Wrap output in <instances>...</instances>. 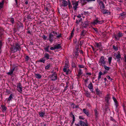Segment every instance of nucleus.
Wrapping results in <instances>:
<instances>
[{"label":"nucleus","instance_id":"nucleus-39","mask_svg":"<svg viewBox=\"0 0 126 126\" xmlns=\"http://www.w3.org/2000/svg\"><path fill=\"white\" fill-rule=\"evenodd\" d=\"M63 70L64 72H66V74H68V71H67V68L64 67L63 69Z\"/></svg>","mask_w":126,"mask_h":126},{"label":"nucleus","instance_id":"nucleus-18","mask_svg":"<svg viewBox=\"0 0 126 126\" xmlns=\"http://www.w3.org/2000/svg\"><path fill=\"white\" fill-rule=\"evenodd\" d=\"M105 100L106 102V103L105 104V106L107 107V109H109L108 107V106H109L110 104V103L109 101V97H108L106 98Z\"/></svg>","mask_w":126,"mask_h":126},{"label":"nucleus","instance_id":"nucleus-29","mask_svg":"<svg viewBox=\"0 0 126 126\" xmlns=\"http://www.w3.org/2000/svg\"><path fill=\"white\" fill-rule=\"evenodd\" d=\"M86 32H87L85 30H83L81 32L80 34V35L81 36H84L85 34L86 33Z\"/></svg>","mask_w":126,"mask_h":126},{"label":"nucleus","instance_id":"nucleus-15","mask_svg":"<svg viewBox=\"0 0 126 126\" xmlns=\"http://www.w3.org/2000/svg\"><path fill=\"white\" fill-rule=\"evenodd\" d=\"M83 112L88 117H90V114L89 110L86 109H83Z\"/></svg>","mask_w":126,"mask_h":126},{"label":"nucleus","instance_id":"nucleus-60","mask_svg":"<svg viewBox=\"0 0 126 126\" xmlns=\"http://www.w3.org/2000/svg\"><path fill=\"white\" fill-rule=\"evenodd\" d=\"M79 106L78 105H74L73 106V108H79Z\"/></svg>","mask_w":126,"mask_h":126},{"label":"nucleus","instance_id":"nucleus-26","mask_svg":"<svg viewBox=\"0 0 126 126\" xmlns=\"http://www.w3.org/2000/svg\"><path fill=\"white\" fill-rule=\"evenodd\" d=\"M101 12L103 14H108L109 13V11L108 10H105L104 9H101Z\"/></svg>","mask_w":126,"mask_h":126},{"label":"nucleus","instance_id":"nucleus-27","mask_svg":"<svg viewBox=\"0 0 126 126\" xmlns=\"http://www.w3.org/2000/svg\"><path fill=\"white\" fill-rule=\"evenodd\" d=\"M13 94H11L7 99V101L8 102L11 100L13 98Z\"/></svg>","mask_w":126,"mask_h":126},{"label":"nucleus","instance_id":"nucleus-42","mask_svg":"<svg viewBox=\"0 0 126 126\" xmlns=\"http://www.w3.org/2000/svg\"><path fill=\"white\" fill-rule=\"evenodd\" d=\"M26 18L28 20L31 19H32L31 16L30 14L28 15L26 17Z\"/></svg>","mask_w":126,"mask_h":126},{"label":"nucleus","instance_id":"nucleus-17","mask_svg":"<svg viewBox=\"0 0 126 126\" xmlns=\"http://www.w3.org/2000/svg\"><path fill=\"white\" fill-rule=\"evenodd\" d=\"M80 125L81 126H88V124L87 123H85L83 121L80 120L79 121Z\"/></svg>","mask_w":126,"mask_h":126},{"label":"nucleus","instance_id":"nucleus-64","mask_svg":"<svg viewBox=\"0 0 126 126\" xmlns=\"http://www.w3.org/2000/svg\"><path fill=\"white\" fill-rule=\"evenodd\" d=\"M50 50H54L56 49L54 46L53 47H51L50 48Z\"/></svg>","mask_w":126,"mask_h":126},{"label":"nucleus","instance_id":"nucleus-35","mask_svg":"<svg viewBox=\"0 0 126 126\" xmlns=\"http://www.w3.org/2000/svg\"><path fill=\"white\" fill-rule=\"evenodd\" d=\"M44 59L43 58L42 59H40L39 60L37 61V62H43V63H44L46 60L45 59Z\"/></svg>","mask_w":126,"mask_h":126},{"label":"nucleus","instance_id":"nucleus-16","mask_svg":"<svg viewBox=\"0 0 126 126\" xmlns=\"http://www.w3.org/2000/svg\"><path fill=\"white\" fill-rule=\"evenodd\" d=\"M89 26V21H85L82 25V27L84 28H86Z\"/></svg>","mask_w":126,"mask_h":126},{"label":"nucleus","instance_id":"nucleus-9","mask_svg":"<svg viewBox=\"0 0 126 126\" xmlns=\"http://www.w3.org/2000/svg\"><path fill=\"white\" fill-rule=\"evenodd\" d=\"M49 77L51 80L52 81L55 80L57 79V74L55 72H54L52 75H50Z\"/></svg>","mask_w":126,"mask_h":126},{"label":"nucleus","instance_id":"nucleus-49","mask_svg":"<svg viewBox=\"0 0 126 126\" xmlns=\"http://www.w3.org/2000/svg\"><path fill=\"white\" fill-rule=\"evenodd\" d=\"M10 21L13 24L15 22L14 20V18H12L10 19Z\"/></svg>","mask_w":126,"mask_h":126},{"label":"nucleus","instance_id":"nucleus-28","mask_svg":"<svg viewBox=\"0 0 126 126\" xmlns=\"http://www.w3.org/2000/svg\"><path fill=\"white\" fill-rule=\"evenodd\" d=\"M4 3V0H2L1 2H0V10L3 8Z\"/></svg>","mask_w":126,"mask_h":126},{"label":"nucleus","instance_id":"nucleus-12","mask_svg":"<svg viewBox=\"0 0 126 126\" xmlns=\"http://www.w3.org/2000/svg\"><path fill=\"white\" fill-rule=\"evenodd\" d=\"M97 2L100 6V9H104L105 8V5L102 1L101 0H97Z\"/></svg>","mask_w":126,"mask_h":126},{"label":"nucleus","instance_id":"nucleus-32","mask_svg":"<svg viewBox=\"0 0 126 126\" xmlns=\"http://www.w3.org/2000/svg\"><path fill=\"white\" fill-rule=\"evenodd\" d=\"M68 7L69 9H70L72 8V6L71 4V2L69 0H68Z\"/></svg>","mask_w":126,"mask_h":126},{"label":"nucleus","instance_id":"nucleus-2","mask_svg":"<svg viewBox=\"0 0 126 126\" xmlns=\"http://www.w3.org/2000/svg\"><path fill=\"white\" fill-rule=\"evenodd\" d=\"M18 66L16 65H13L12 67L11 68V69L10 70L9 72L7 73V74L12 76L14 71L15 70L17 71V70L18 69Z\"/></svg>","mask_w":126,"mask_h":126},{"label":"nucleus","instance_id":"nucleus-40","mask_svg":"<svg viewBox=\"0 0 126 126\" xmlns=\"http://www.w3.org/2000/svg\"><path fill=\"white\" fill-rule=\"evenodd\" d=\"M103 66L104 67V68L105 70L107 71L109 70H110V67H108L107 66L105 65H104Z\"/></svg>","mask_w":126,"mask_h":126},{"label":"nucleus","instance_id":"nucleus-34","mask_svg":"<svg viewBox=\"0 0 126 126\" xmlns=\"http://www.w3.org/2000/svg\"><path fill=\"white\" fill-rule=\"evenodd\" d=\"M17 90L20 93H21L22 92V87H17Z\"/></svg>","mask_w":126,"mask_h":126},{"label":"nucleus","instance_id":"nucleus-44","mask_svg":"<svg viewBox=\"0 0 126 126\" xmlns=\"http://www.w3.org/2000/svg\"><path fill=\"white\" fill-rule=\"evenodd\" d=\"M30 57L28 55H26L25 57V59L26 61H28L30 59Z\"/></svg>","mask_w":126,"mask_h":126},{"label":"nucleus","instance_id":"nucleus-43","mask_svg":"<svg viewBox=\"0 0 126 126\" xmlns=\"http://www.w3.org/2000/svg\"><path fill=\"white\" fill-rule=\"evenodd\" d=\"M89 80V78H87L85 80V86L86 87H87V83H88V81Z\"/></svg>","mask_w":126,"mask_h":126},{"label":"nucleus","instance_id":"nucleus-50","mask_svg":"<svg viewBox=\"0 0 126 126\" xmlns=\"http://www.w3.org/2000/svg\"><path fill=\"white\" fill-rule=\"evenodd\" d=\"M42 37L43 38V39L44 40H45L47 39V36H46V35H43L42 36Z\"/></svg>","mask_w":126,"mask_h":126},{"label":"nucleus","instance_id":"nucleus-11","mask_svg":"<svg viewBox=\"0 0 126 126\" xmlns=\"http://www.w3.org/2000/svg\"><path fill=\"white\" fill-rule=\"evenodd\" d=\"M51 32V33H49L48 35V40L51 43L53 42L54 39H55L54 35Z\"/></svg>","mask_w":126,"mask_h":126},{"label":"nucleus","instance_id":"nucleus-62","mask_svg":"<svg viewBox=\"0 0 126 126\" xmlns=\"http://www.w3.org/2000/svg\"><path fill=\"white\" fill-rule=\"evenodd\" d=\"M90 94L88 92H86V96L87 97H89L90 96Z\"/></svg>","mask_w":126,"mask_h":126},{"label":"nucleus","instance_id":"nucleus-3","mask_svg":"<svg viewBox=\"0 0 126 126\" xmlns=\"http://www.w3.org/2000/svg\"><path fill=\"white\" fill-rule=\"evenodd\" d=\"M71 3L73 6V7L74 10H76L77 6L79 5V1H76L75 0H72L71 1Z\"/></svg>","mask_w":126,"mask_h":126},{"label":"nucleus","instance_id":"nucleus-1","mask_svg":"<svg viewBox=\"0 0 126 126\" xmlns=\"http://www.w3.org/2000/svg\"><path fill=\"white\" fill-rule=\"evenodd\" d=\"M21 49L20 45L17 43H15L14 44L13 46L11 48L12 52L15 53L18 50L20 51Z\"/></svg>","mask_w":126,"mask_h":126},{"label":"nucleus","instance_id":"nucleus-57","mask_svg":"<svg viewBox=\"0 0 126 126\" xmlns=\"http://www.w3.org/2000/svg\"><path fill=\"white\" fill-rule=\"evenodd\" d=\"M78 67L80 68H84V66L82 65H79Z\"/></svg>","mask_w":126,"mask_h":126},{"label":"nucleus","instance_id":"nucleus-59","mask_svg":"<svg viewBox=\"0 0 126 126\" xmlns=\"http://www.w3.org/2000/svg\"><path fill=\"white\" fill-rule=\"evenodd\" d=\"M72 66L73 67L75 68L76 67V65L75 63L73 62L72 63Z\"/></svg>","mask_w":126,"mask_h":126},{"label":"nucleus","instance_id":"nucleus-33","mask_svg":"<svg viewBox=\"0 0 126 126\" xmlns=\"http://www.w3.org/2000/svg\"><path fill=\"white\" fill-rule=\"evenodd\" d=\"M120 16L123 18H124L126 16V12H124L121 14Z\"/></svg>","mask_w":126,"mask_h":126},{"label":"nucleus","instance_id":"nucleus-6","mask_svg":"<svg viewBox=\"0 0 126 126\" xmlns=\"http://www.w3.org/2000/svg\"><path fill=\"white\" fill-rule=\"evenodd\" d=\"M104 22L103 20L99 21L98 20V18L96 17L95 20H94V21L91 22V24L95 25L97 24V23L99 24H102Z\"/></svg>","mask_w":126,"mask_h":126},{"label":"nucleus","instance_id":"nucleus-36","mask_svg":"<svg viewBox=\"0 0 126 126\" xmlns=\"http://www.w3.org/2000/svg\"><path fill=\"white\" fill-rule=\"evenodd\" d=\"M112 59V57H109L108 58V63H109V65H110V64L111 63Z\"/></svg>","mask_w":126,"mask_h":126},{"label":"nucleus","instance_id":"nucleus-37","mask_svg":"<svg viewBox=\"0 0 126 126\" xmlns=\"http://www.w3.org/2000/svg\"><path fill=\"white\" fill-rule=\"evenodd\" d=\"M116 58L117 59L121 58V55L120 53H118L116 56Z\"/></svg>","mask_w":126,"mask_h":126},{"label":"nucleus","instance_id":"nucleus-46","mask_svg":"<svg viewBox=\"0 0 126 126\" xmlns=\"http://www.w3.org/2000/svg\"><path fill=\"white\" fill-rule=\"evenodd\" d=\"M50 66V64L49 63L47 64V65L46 66L45 68V69L46 70H48Z\"/></svg>","mask_w":126,"mask_h":126},{"label":"nucleus","instance_id":"nucleus-58","mask_svg":"<svg viewBox=\"0 0 126 126\" xmlns=\"http://www.w3.org/2000/svg\"><path fill=\"white\" fill-rule=\"evenodd\" d=\"M79 119L80 120H84V118L83 117V116H79Z\"/></svg>","mask_w":126,"mask_h":126},{"label":"nucleus","instance_id":"nucleus-56","mask_svg":"<svg viewBox=\"0 0 126 126\" xmlns=\"http://www.w3.org/2000/svg\"><path fill=\"white\" fill-rule=\"evenodd\" d=\"M86 105L89 108H91V105L89 103H87L86 104Z\"/></svg>","mask_w":126,"mask_h":126},{"label":"nucleus","instance_id":"nucleus-55","mask_svg":"<svg viewBox=\"0 0 126 126\" xmlns=\"http://www.w3.org/2000/svg\"><path fill=\"white\" fill-rule=\"evenodd\" d=\"M45 10L47 12H49L50 11V9L46 6L45 7Z\"/></svg>","mask_w":126,"mask_h":126},{"label":"nucleus","instance_id":"nucleus-22","mask_svg":"<svg viewBox=\"0 0 126 126\" xmlns=\"http://www.w3.org/2000/svg\"><path fill=\"white\" fill-rule=\"evenodd\" d=\"M55 49H60L62 47V46H61L60 44H56L54 45Z\"/></svg>","mask_w":126,"mask_h":126},{"label":"nucleus","instance_id":"nucleus-7","mask_svg":"<svg viewBox=\"0 0 126 126\" xmlns=\"http://www.w3.org/2000/svg\"><path fill=\"white\" fill-rule=\"evenodd\" d=\"M114 36L115 40H118L120 38L123 36V34L120 31L117 34H114Z\"/></svg>","mask_w":126,"mask_h":126},{"label":"nucleus","instance_id":"nucleus-51","mask_svg":"<svg viewBox=\"0 0 126 126\" xmlns=\"http://www.w3.org/2000/svg\"><path fill=\"white\" fill-rule=\"evenodd\" d=\"M70 115L71 116V115H72V118L73 119V120H75V118L74 115L73 114V113L72 112H71V114H70Z\"/></svg>","mask_w":126,"mask_h":126},{"label":"nucleus","instance_id":"nucleus-14","mask_svg":"<svg viewBox=\"0 0 126 126\" xmlns=\"http://www.w3.org/2000/svg\"><path fill=\"white\" fill-rule=\"evenodd\" d=\"M61 1L62 2L61 6L65 7L68 5V2H67L65 0H61Z\"/></svg>","mask_w":126,"mask_h":126},{"label":"nucleus","instance_id":"nucleus-54","mask_svg":"<svg viewBox=\"0 0 126 126\" xmlns=\"http://www.w3.org/2000/svg\"><path fill=\"white\" fill-rule=\"evenodd\" d=\"M27 29L26 30H27ZM28 31L26 32V33L27 34H32L31 33V32H32V31H31L30 30H28Z\"/></svg>","mask_w":126,"mask_h":126},{"label":"nucleus","instance_id":"nucleus-5","mask_svg":"<svg viewBox=\"0 0 126 126\" xmlns=\"http://www.w3.org/2000/svg\"><path fill=\"white\" fill-rule=\"evenodd\" d=\"M94 45L95 47L98 48L100 51H101L103 49L102 43L101 42L97 43L95 42Z\"/></svg>","mask_w":126,"mask_h":126},{"label":"nucleus","instance_id":"nucleus-4","mask_svg":"<svg viewBox=\"0 0 126 126\" xmlns=\"http://www.w3.org/2000/svg\"><path fill=\"white\" fill-rule=\"evenodd\" d=\"M105 58H104L103 56H101L100 59L99 63L100 65L103 66L105 65L106 63V61L105 60Z\"/></svg>","mask_w":126,"mask_h":126},{"label":"nucleus","instance_id":"nucleus-13","mask_svg":"<svg viewBox=\"0 0 126 126\" xmlns=\"http://www.w3.org/2000/svg\"><path fill=\"white\" fill-rule=\"evenodd\" d=\"M94 114L95 116V118L96 119H98L99 113V112L98 110V109L97 108H96L94 110Z\"/></svg>","mask_w":126,"mask_h":126},{"label":"nucleus","instance_id":"nucleus-61","mask_svg":"<svg viewBox=\"0 0 126 126\" xmlns=\"http://www.w3.org/2000/svg\"><path fill=\"white\" fill-rule=\"evenodd\" d=\"M83 41L84 40H83V41H80V43L79 44V46H81L83 44Z\"/></svg>","mask_w":126,"mask_h":126},{"label":"nucleus","instance_id":"nucleus-63","mask_svg":"<svg viewBox=\"0 0 126 126\" xmlns=\"http://www.w3.org/2000/svg\"><path fill=\"white\" fill-rule=\"evenodd\" d=\"M93 29L94 30L95 32H96L97 33H98V31H97V29L96 28H93Z\"/></svg>","mask_w":126,"mask_h":126},{"label":"nucleus","instance_id":"nucleus-52","mask_svg":"<svg viewBox=\"0 0 126 126\" xmlns=\"http://www.w3.org/2000/svg\"><path fill=\"white\" fill-rule=\"evenodd\" d=\"M110 120L114 123H116V120L112 117H110Z\"/></svg>","mask_w":126,"mask_h":126},{"label":"nucleus","instance_id":"nucleus-47","mask_svg":"<svg viewBox=\"0 0 126 126\" xmlns=\"http://www.w3.org/2000/svg\"><path fill=\"white\" fill-rule=\"evenodd\" d=\"M113 48L116 51H117L118 50L117 47L114 45L113 46Z\"/></svg>","mask_w":126,"mask_h":126},{"label":"nucleus","instance_id":"nucleus-20","mask_svg":"<svg viewBox=\"0 0 126 126\" xmlns=\"http://www.w3.org/2000/svg\"><path fill=\"white\" fill-rule=\"evenodd\" d=\"M96 94L97 95H98L99 96H100L101 94H102V91H100L98 88L96 89Z\"/></svg>","mask_w":126,"mask_h":126},{"label":"nucleus","instance_id":"nucleus-24","mask_svg":"<svg viewBox=\"0 0 126 126\" xmlns=\"http://www.w3.org/2000/svg\"><path fill=\"white\" fill-rule=\"evenodd\" d=\"M44 58H46V60H47L49 59V57H50V56L48 53H46L44 54Z\"/></svg>","mask_w":126,"mask_h":126},{"label":"nucleus","instance_id":"nucleus-21","mask_svg":"<svg viewBox=\"0 0 126 126\" xmlns=\"http://www.w3.org/2000/svg\"><path fill=\"white\" fill-rule=\"evenodd\" d=\"M49 46H48L46 47H45L44 48V50L45 52H47L49 53L50 54H51L52 52L50 51L49 50Z\"/></svg>","mask_w":126,"mask_h":126},{"label":"nucleus","instance_id":"nucleus-48","mask_svg":"<svg viewBox=\"0 0 126 126\" xmlns=\"http://www.w3.org/2000/svg\"><path fill=\"white\" fill-rule=\"evenodd\" d=\"M114 105L115 106L116 108H117V107L118 106V102L117 101H115V102H114Z\"/></svg>","mask_w":126,"mask_h":126},{"label":"nucleus","instance_id":"nucleus-31","mask_svg":"<svg viewBox=\"0 0 126 126\" xmlns=\"http://www.w3.org/2000/svg\"><path fill=\"white\" fill-rule=\"evenodd\" d=\"M18 28H23V24L21 22H19L18 24L17 25Z\"/></svg>","mask_w":126,"mask_h":126},{"label":"nucleus","instance_id":"nucleus-41","mask_svg":"<svg viewBox=\"0 0 126 126\" xmlns=\"http://www.w3.org/2000/svg\"><path fill=\"white\" fill-rule=\"evenodd\" d=\"M74 34L71 33V35L69 36L68 40H71V39L74 36Z\"/></svg>","mask_w":126,"mask_h":126},{"label":"nucleus","instance_id":"nucleus-38","mask_svg":"<svg viewBox=\"0 0 126 126\" xmlns=\"http://www.w3.org/2000/svg\"><path fill=\"white\" fill-rule=\"evenodd\" d=\"M83 73V72L81 69H79L78 72V74L81 75Z\"/></svg>","mask_w":126,"mask_h":126},{"label":"nucleus","instance_id":"nucleus-45","mask_svg":"<svg viewBox=\"0 0 126 126\" xmlns=\"http://www.w3.org/2000/svg\"><path fill=\"white\" fill-rule=\"evenodd\" d=\"M45 114V113L43 112H42L39 113V115L41 117H44V115Z\"/></svg>","mask_w":126,"mask_h":126},{"label":"nucleus","instance_id":"nucleus-8","mask_svg":"<svg viewBox=\"0 0 126 126\" xmlns=\"http://www.w3.org/2000/svg\"><path fill=\"white\" fill-rule=\"evenodd\" d=\"M52 33L54 34V36H56V37L55 38V39L57 38H59L63 37L62 34L59 33V32H57L56 31H52Z\"/></svg>","mask_w":126,"mask_h":126},{"label":"nucleus","instance_id":"nucleus-53","mask_svg":"<svg viewBox=\"0 0 126 126\" xmlns=\"http://www.w3.org/2000/svg\"><path fill=\"white\" fill-rule=\"evenodd\" d=\"M90 89V91H91V92L92 93H93L94 91V89L93 88V87H88Z\"/></svg>","mask_w":126,"mask_h":126},{"label":"nucleus","instance_id":"nucleus-23","mask_svg":"<svg viewBox=\"0 0 126 126\" xmlns=\"http://www.w3.org/2000/svg\"><path fill=\"white\" fill-rule=\"evenodd\" d=\"M34 77L38 79H39L42 77L39 74L35 73Z\"/></svg>","mask_w":126,"mask_h":126},{"label":"nucleus","instance_id":"nucleus-19","mask_svg":"<svg viewBox=\"0 0 126 126\" xmlns=\"http://www.w3.org/2000/svg\"><path fill=\"white\" fill-rule=\"evenodd\" d=\"M1 107L2 108V111L3 112H6L7 108L6 107L5 105H2Z\"/></svg>","mask_w":126,"mask_h":126},{"label":"nucleus","instance_id":"nucleus-10","mask_svg":"<svg viewBox=\"0 0 126 126\" xmlns=\"http://www.w3.org/2000/svg\"><path fill=\"white\" fill-rule=\"evenodd\" d=\"M81 4L82 6L86 4L87 2H89L92 1H94L95 0H80Z\"/></svg>","mask_w":126,"mask_h":126},{"label":"nucleus","instance_id":"nucleus-30","mask_svg":"<svg viewBox=\"0 0 126 126\" xmlns=\"http://www.w3.org/2000/svg\"><path fill=\"white\" fill-rule=\"evenodd\" d=\"M79 48L78 47L76 49V51L75 52V55L76 56H78L79 55Z\"/></svg>","mask_w":126,"mask_h":126},{"label":"nucleus","instance_id":"nucleus-25","mask_svg":"<svg viewBox=\"0 0 126 126\" xmlns=\"http://www.w3.org/2000/svg\"><path fill=\"white\" fill-rule=\"evenodd\" d=\"M105 73V72H104V73H103L101 71H100L98 74V80H99L101 78V76L103 75H104Z\"/></svg>","mask_w":126,"mask_h":126}]
</instances>
